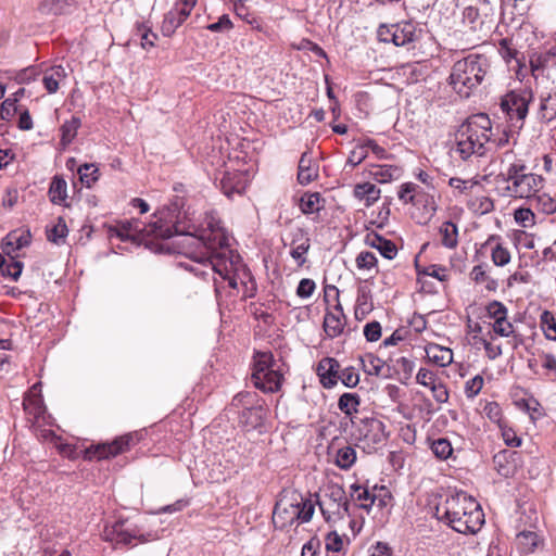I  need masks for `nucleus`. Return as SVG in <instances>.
I'll return each instance as SVG.
<instances>
[{
    "instance_id": "obj_1",
    "label": "nucleus",
    "mask_w": 556,
    "mask_h": 556,
    "mask_svg": "<svg viewBox=\"0 0 556 556\" xmlns=\"http://www.w3.org/2000/svg\"><path fill=\"white\" fill-rule=\"evenodd\" d=\"M211 268L217 277H214V287L217 301L222 298L226 288L236 290L238 279L243 282L248 278L254 285L251 274L242 264L240 255L232 248L235 239L211 213ZM255 286L247 296L254 295Z\"/></svg>"
},
{
    "instance_id": "obj_2",
    "label": "nucleus",
    "mask_w": 556,
    "mask_h": 556,
    "mask_svg": "<svg viewBox=\"0 0 556 556\" xmlns=\"http://www.w3.org/2000/svg\"><path fill=\"white\" fill-rule=\"evenodd\" d=\"M435 516L440 521L463 534H475L484 523V514L480 504L466 492L446 496L437 505Z\"/></svg>"
},
{
    "instance_id": "obj_3",
    "label": "nucleus",
    "mask_w": 556,
    "mask_h": 556,
    "mask_svg": "<svg viewBox=\"0 0 556 556\" xmlns=\"http://www.w3.org/2000/svg\"><path fill=\"white\" fill-rule=\"evenodd\" d=\"M179 204L177 202L159 212L157 220L144 226L138 219L119 222L110 228L111 236H116L122 241L141 243L147 236L169 239L174 236H182L185 231L179 227Z\"/></svg>"
},
{
    "instance_id": "obj_4",
    "label": "nucleus",
    "mask_w": 556,
    "mask_h": 556,
    "mask_svg": "<svg viewBox=\"0 0 556 556\" xmlns=\"http://www.w3.org/2000/svg\"><path fill=\"white\" fill-rule=\"evenodd\" d=\"M491 73V60L485 54L470 53L453 64L447 83L457 96L467 99Z\"/></svg>"
},
{
    "instance_id": "obj_5",
    "label": "nucleus",
    "mask_w": 556,
    "mask_h": 556,
    "mask_svg": "<svg viewBox=\"0 0 556 556\" xmlns=\"http://www.w3.org/2000/svg\"><path fill=\"white\" fill-rule=\"evenodd\" d=\"M266 417L264 400L254 391H241L225 407L219 420L226 419L235 429L237 422L247 429H256L262 426Z\"/></svg>"
},
{
    "instance_id": "obj_6",
    "label": "nucleus",
    "mask_w": 556,
    "mask_h": 556,
    "mask_svg": "<svg viewBox=\"0 0 556 556\" xmlns=\"http://www.w3.org/2000/svg\"><path fill=\"white\" fill-rule=\"evenodd\" d=\"M497 181L505 184L503 195L515 199H530L542 187L543 178L540 175L528 173L521 162L511 163L506 172L497 176Z\"/></svg>"
},
{
    "instance_id": "obj_7",
    "label": "nucleus",
    "mask_w": 556,
    "mask_h": 556,
    "mask_svg": "<svg viewBox=\"0 0 556 556\" xmlns=\"http://www.w3.org/2000/svg\"><path fill=\"white\" fill-rule=\"evenodd\" d=\"M251 380L264 393L278 392L283 382V374L271 352H256L253 357Z\"/></svg>"
},
{
    "instance_id": "obj_8",
    "label": "nucleus",
    "mask_w": 556,
    "mask_h": 556,
    "mask_svg": "<svg viewBox=\"0 0 556 556\" xmlns=\"http://www.w3.org/2000/svg\"><path fill=\"white\" fill-rule=\"evenodd\" d=\"M318 505L327 521L350 516L349 498L343 486L338 483H329L326 486L324 500L319 501Z\"/></svg>"
},
{
    "instance_id": "obj_9",
    "label": "nucleus",
    "mask_w": 556,
    "mask_h": 556,
    "mask_svg": "<svg viewBox=\"0 0 556 556\" xmlns=\"http://www.w3.org/2000/svg\"><path fill=\"white\" fill-rule=\"evenodd\" d=\"M420 29L412 21H402L395 24H381L377 30L379 41L404 47L418 40Z\"/></svg>"
},
{
    "instance_id": "obj_10",
    "label": "nucleus",
    "mask_w": 556,
    "mask_h": 556,
    "mask_svg": "<svg viewBox=\"0 0 556 556\" xmlns=\"http://www.w3.org/2000/svg\"><path fill=\"white\" fill-rule=\"evenodd\" d=\"M532 100L533 92L530 88L514 89L501 97L500 108L510 121L522 124L528 115L529 104Z\"/></svg>"
},
{
    "instance_id": "obj_11",
    "label": "nucleus",
    "mask_w": 556,
    "mask_h": 556,
    "mask_svg": "<svg viewBox=\"0 0 556 556\" xmlns=\"http://www.w3.org/2000/svg\"><path fill=\"white\" fill-rule=\"evenodd\" d=\"M356 439L365 452H376L387 442L386 425L378 418H364L357 427Z\"/></svg>"
},
{
    "instance_id": "obj_12",
    "label": "nucleus",
    "mask_w": 556,
    "mask_h": 556,
    "mask_svg": "<svg viewBox=\"0 0 556 556\" xmlns=\"http://www.w3.org/2000/svg\"><path fill=\"white\" fill-rule=\"evenodd\" d=\"M300 501V493L290 492L282 494L276 502L273 510V523L278 529H285L298 522L296 513Z\"/></svg>"
},
{
    "instance_id": "obj_13",
    "label": "nucleus",
    "mask_w": 556,
    "mask_h": 556,
    "mask_svg": "<svg viewBox=\"0 0 556 556\" xmlns=\"http://www.w3.org/2000/svg\"><path fill=\"white\" fill-rule=\"evenodd\" d=\"M135 444V435L127 433L114 439L112 442L91 445L86 450V458L88 459H106L115 457L130 448Z\"/></svg>"
},
{
    "instance_id": "obj_14",
    "label": "nucleus",
    "mask_w": 556,
    "mask_h": 556,
    "mask_svg": "<svg viewBox=\"0 0 556 556\" xmlns=\"http://www.w3.org/2000/svg\"><path fill=\"white\" fill-rule=\"evenodd\" d=\"M326 295L329 294V292H333L337 301H339V290L334 286H328L326 288ZM346 325V316L343 312L342 305L340 302H337L336 305H333L332 308L327 309L325 317H324V330L326 332V336L329 339H334L339 336H341L344 331Z\"/></svg>"
},
{
    "instance_id": "obj_15",
    "label": "nucleus",
    "mask_w": 556,
    "mask_h": 556,
    "mask_svg": "<svg viewBox=\"0 0 556 556\" xmlns=\"http://www.w3.org/2000/svg\"><path fill=\"white\" fill-rule=\"evenodd\" d=\"M457 137L465 139H491L492 123L484 113L469 116L457 129Z\"/></svg>"
},
{
    "instance_id": "obj_16",
    "label": "nucleus",
    "mask_w": 556,
    "mask_h": 556,
    "mask_svg": "<svg viewBox=\"0 0 556 556\" xmlns=\"http://www.w3.org/2000/svg\"><path fill=\"white\" fill-rule=\"evenodd\" d=\"M249 184V174L247 170L236 168L232 172L225 170L219 179L222 192L229 199L233 195H242Z\"/></svg>"
},
{
    "instance_id": "obj_17",
    "label": "nucleus",
    "mask_w": 556,
    "mask_h": 556,
    "mask_svg": "<svg viewBox=\"0 0 556 556\" xmlns=\"http://www.w3.org/2000/svg\"><path fill=\"white\" fill-rule=\"evenodd\" d=\"M486 315L493 319L492 329L495 334L507 338L514 333V326L507 319L508 309L500 301H492L485 306Z\"/></svg>"
},
{
    "instance_id": "obj_18",
    "label": "nucleus",
    "mask_w": 556,
    "mask_h": 556,
    "mask_svg": "<svg viewBox=\"0 0 556 556\" xmlns=\"http://www.w3.org/2000/svg\"><path fill=\"white\" fill-rule=\"evenodd\" d=\"M463 24L469 28L470 31L478 34L479 39L486 37L494 25V18L484 17L471 3L463 10Z\"/></svg>"
},
{
    "instance_id": "obj_19",
    "label": "nucleus",
    "mask_w": 556,
    "mask_h": 556,
    "mask_svg": "<svg viewBox=\"0 0 556 556\" xmlns=\"http://www.w3.org/2000/svg\"><path fill=\"white\" fill-rule=\"evenodd\" d=\"M103 538L105 541L123 545H130L137 539L142 542L146 541L143 535H140L136 529L127 527L124 520L106 526L103 531Z\"/></svg>"
},
{
    "instance_id": "obj_20",
    "label": "nucleus",
    "mask_w": 556,
    "mask_h": 556,
    "mask_svg": "<svg viewBox=\"0 0 556 556\" xmlns=\"http://www.w3.org/2000/svg\"><path fill=\"white\" fill-rule=\"evenodd\" d=\"M520 454L514 451H501L493 457L494 468L504 478L513 477L517 471V462Z\"/></svg>"
},
{
    "instance_id": "obj_21",
    "label": "nucleus",
    "mask_w": 556,
    "mask_h": 556,
    "mask_svg": "<svg viewBox=\"0 0 556 556\" xmlns=\"http://www.w3.org/2000/svg\"><path fill=\"white\" fill-rule=\"evenodd\" d=\"M340 364L336 358L324 357L317 366V375L321 384L327 388H333L339 380Z\"/></svg>"
},
{
    "instance_id": "obj_22",
    "label": "nucleus",
    "mask_w": 556,
    "mask_h": 556,
    "mask_svg": "<svg viewBox=\"0 0 556 556\" xmlns=\"http://www.w3.org/2000/svg\"><path fill=\"white\" fill-rule=\"evenodd\" d=\"M318 177V165L313 161V152L302 153L298 167V181L302 186L311 184Z\"/></svg>"
},
{
    "instance_id": "obj_23",
    "label": "nucleus",
    "mask_w": 556,
    "mask_h": 556,
    "mask_svg": "<svg viewBox=\"0 0 556 556\" xmlns=\"http://www.w3.org/2000/svg\"><path fill=\"white\" fill-rule=\"evenodd\" d=\"M365 243L379 251V253L388 258L393 260L397 254V248L394 242L383 238L377 232H369L365 237Z\"/></svg>"
},
{
    "instance_id": "obj_24",
    "label": "nucleus",
    "mask_w": 556,
    "mask_h": 556,
    "mask_svg": "<svg viewBox=\"0 0 556 556\" xmlns=\"http://www.w3.org/2000/svg\"><path fill=\"white\" fill-rule=\"evenodd\" d=\"M31 235L29 230H13L9 232L2 241V250L5 254L11 255L30 244Z\"/></svg>"
},
{
    "instance_id": "obj_25",
    "label": "nucleus",
    "mask_w": 556,
    "mask_h": 556,
    "mask_svg": "<svg viewBox=\"0 0 556 556\" xmlns=\"http://www.w3.org/2000/svg\"><path fill=\"white\" fill-rule=\"evenodd\" d=\"M369 174L379 184H388L397 180L403 175V168L397 165L382 164L371 165Z\"/></svg>"
},
{
    "instance_id": "obj_26",
    "label": "nucleus",
    "mask_w": 556,
    "mask_h": 556,
    "mask_svg": "<svg viewBox=\"0 0 556 556\" xmlns=\"http://www.w3.org/2000/svg\"><path fill=\"white\" fill-rule=\"evenodd\" d=\"M426 357L437 366L446 367L453 362V352L448 348L435 343H429L425 348Z\"/></svg>"
},
{
    "instance_id": "obj_27",
    "label": "nucleus",
    "mask_w": 556,
    "mask_h": 556,
    "mask_svg": "<svg viewBox=\"0 0 556 556\" xmlns=\"http://www.w3.org/2000/svg\"><path fill=\"white\" fill-rule=\"evenodd\" d=\"M42 84L49 93H55L67 76L62 65H53L42 72Z\"/></svg>"
},
{
    "instance_id": "obj_28",
    "label": "nucleus",
    "mask_w": 556,
    "mask_h": 556,
    "mask_svg": "<svg viewBox=\"0 0 556 556\" xmlns=\"http://www.w3.org/2000/svg\"><path fill=\"white\" fill-rule=\"evenodd\" d=\"M453 155H458L462 160L466 161L471 155L482 156L485 153V148L482 141H455L451 148Z\"/></svg>"
},
{
    "instance_id": "obj_29",
    "label": "nucleus",
    "mask_w": 556,
    "mask_h": 556,
    "mask_svg": "<svg viewBox=\"0 0 556 556\" xmlns=\"http://www.w3.org/2000/svg\"><path fill=\"white\" fill-rule=\"evenodd\" d=\"M381 190L371 182L356 184L353 189L355 199L364 202L366 207L374 205L380 199Z\"/></svg>"
},
{
    "instance_id": "obj_30",
    "label": "nucleus",
    "mask_w": 556,
    "mask_h": 556,
    "mask_svg": "<svg viewBox=\"0 0 556 556\" xmlns=\"http://www.w3.org/2000/svg\"><path fill=\"white\" fill-rule=\"evenodd\" d=\"M500 237L491 236L485 245H492L491 260L495 266L503 267L510 262V252L500 241Z\"/></svg>"
},
{
    "instance_id": "obj_31",
    "label": "nucleus",
    "mask_w": 556,
    "mask_h": 556,
    "mask_svg": "<svg viewBox=\"0 0 556 556\" xmlns=\"http://www.w3.org/2000/svg\"><path fill=\"white\" fill-rule=\"evenodd\" d=\"M538 116L543 122L556 118V90L541 96Z\"/></svg>"
},
{
    "instance_id": "obj_32",
    "label": "nucleus",
    "mask_w": 556,
    "mask_h": 556,
    "mask_svg": "<svg viewBox=\"0 0 556 556\" xmlns=\"http://www.w3.org/2000/svg\"><path fill=\"white\" fill-rule=\"evenodd\" d=\"M350 496L353 501L359 502V507L369 511L376 503V495L370 493L366 486L354 483L350 488Z\"/></svg>"
},
{
    "instance_id": "obj_33",
    "label": "nucleus",
    "mask_w": 556,
    "mask_h": 556,
    "mask_svg": "<svg viewBox=\"0 0 556 556\" xmlns=\"http://www.w3.org/2000/svg\"><path fill=\"white\" fill-rule=\"evenodd\" d=\"M325 200L318 192H305L300 201L299 207L303 214L318 213L324 208Z\"/></svg>"
},
{
    "instance_id": "obj_34",
    "label": "nucleus",
    "mask_w": 556,
    "mask_h": 556,
    "mask_svg": "<svg viewBox=\"0 0 556 556\" xmlns=\"http://www.w3.org/2000/svg\"><path fill=\"white\" fill-rule=\"evenodd\" d=\"M239 454L235 445L231 444L227 448H223L220 452H214V465H218L223 469H232L236 462L238 460Z\"/></svg>"
},
{
    "instance_id": "obj_35",
    "label": "nucleus",
    "mask_w": 556,
    "mask_h": 556,
    "mask_svg": "<svg viewBox=\"0 0 556 556\" xmlns=\"http://www.w3.org/2000/svg\"><path fill=\"white\" fill-rule=\"evenodd\" d=\"M356 459V451L351 445H344L336 451L334 464L342 470L352 468Z\"/></svg>"
},
{
    "instance_id": "obj_36",
    "label": "nucleus",
    "mask_w": 556,
    "mask_h": 556,
    "mask_svg": "<svg viewBox=\"0 0 556 556\" xmlns=\"http://www.w3.org/2000/svg\"><path fill=\"white\" fill-rule=\"evenodd\" d=\"M439 233L441 236V243L447 249H454L458 244V228L457 226L447 220L444 222L440 228Z\"/></svg>"
},
{
    "instance_id": "obj_37",
    "label": "nucleus",
    "mask_w": 556,
    "mask_h": 556,
    "mask_svg": "<svg viewBox=\"0 0 556 556\" xmlns=\"http://www.w3.org/2000/svg\"><path fill=\"white\" fill-rule=\"evenodd\" d=\"M135 36L140 38V45L143 49H150L155 46L157 35L152 31L148 22L137 23Z\"/></svg>"
},
{
    "instance_id": "obj_38",
    "label": "nucleus",
    "mask_w": 556,
    "mask_h": 556,
    "mask_svg": "<svg viewBox=\"0 0 556 556\" xmlns=\"http://www.w3.org/2000/svg\"><path fill=\"white\" fill-rule=\"evenodd\" d=\"M66 188H67V185L63 178L55 176L52 179L50 188H49V197L53 204L60 205L65 202L66 197H67Z\"/></svg>"
},
{
    "instance_id": "obj_39",
    "label": "nucleus",
    "mask_w": 556,
    "mask_h": 556,
    "mask_svg": "<svg viewBox=\"0 0 556 556\" xmlns=\"http://www.w3.org/2000/svg\"><path fill=\"white\" fill-rule=\"evenodd\" d=\"M361 399L356 393H343L338 401L339 409L346 416L357 413Z\"/></svg>"
},
{
    "instance_id": "obj_40",
    "label": "nucleus",
    "mask_w": 556,
    "mask_h": 556,
    "mask_svg": "<svg viewBox=\"0 0 556 556\" xmlns=\"http://www.w3.org/2000/svg\"><path fill=\"white\" fill-rule=\"evenodd\" d=\"M361 362L363 364L364 371L370 376H380L381 370L384 367V361L372 353L365 354L361 358Z\"/></svg>"
},
{
    "instance_id": "obj_41",
    "label": "nucleus",
    "mask_w": 556,
    "mask_h": 556,
    "mask_svg": "<svg viewBox=\"0 0 556 556\" xmlns=\"http://www.w3.org/2000/svg\"><path fill=\"white\" fill-rule=\"evenodd\" d=\"M68 232L66 223L63 217L58 218V223L53 225L52 227L47 228V239L50 242H53L55 244H61L64 242V239L66 238Z\"/></svg>"
},
{
    "instance_id": "obj_42",
    "label": "nucleus",
    "mask_w": 556,
    "mask_h": 556,
    "mask_svg": "<svg viewBox=\"0 0 556 556\" xmlns=\"http://www.w3.org/2000/svg\"><path fill=\"white\" fill-rule=\"evenodd\" d=\"M532 204H535V207L544 214H554L556 212V200L553 199L549 194H534L529 199Z\"/></svg>"
},
{
    "instance_id": "obj_43",
    "label": "nucleus",
    "mask_w": 556,
    "mask_h": 556,
    "mask_svg": "<svg viewBox=\"0 0 556 556\" xmlns=\"http://www.w3.org/2000/svg\"><path fill=\"white\" fill-rule=\"evenodd\" d=\"M23 407L27 414L34 415L35 418H38L45 412L42 399L37 394H27L23 400Z\"/></svg>"
},
{
    "instance_id": "obj_44",
    "label": "nucleus",
    "mask_w": 556,
    "mask_h": 556,
    "mask_svg": "<svg viewBox=\"0 0 556 556\" xmlns=\"http://www.w3.org/2000/svg\"><path fill=\"white\" fill-rule=\"evenodd\" d=\"M415 201L413 202L414 206H422L425 213L431 217L437 211V204L433 195L424 191L420 187L419 192L416 193Z\"/></svg>"
},
{
    "instance_id": "obj_45",
    "label": "nucleus",
    "mask_w": 556,
    "mask_h": 556,
    "mask_svg": "<svg viewBox=\"0 0 556 556\" xmlns=\"http://www.w3.org/2000/svg\"><path fill=\"white\" fill-rule=\"evenodd\" d=\"M518 545L523 553H533L539 545V535L531 531H522L517 535Z\"/></svg>"
},
{
    "instance_id": "obj_46",
    "label": "nucleus",
    "mask_w": 556,
    "mask_h": 556,
    "mask_svg": "<svg viewBox=\"0 0 556 556\" xmlns=\"http://www.w3.org/2000/svg\"><path fill=\"white\" fill-rule=\"evenodd\" d=\"M541 328L548 340L556 341V319L549 311H543L540 316Z\"/></svg>"
},
{
    "instance_id": "obj_47",
    "label": "nucleus",
    "mask_w": 556,
    "mask_h": 556,
    "mask_svg": "<svg viewBox=\"0 0 556 556\" xmlns=\"http://www.w3.org/2000/svg\"><path fill=\"white\" fill-rule=\"evenodd\" d=\"M430 448L439 459H447L453 454L451 442L445 438L433 440Z\"/></svg>"
},
{
    "instance_id": "obj_48",
    "label": "nucleus",
    "mask_w": 556,
    "mask_h": 556,
    "mask_svg": "<svg viewBox=\"0 0 556 556\" xmlns=\"http://www.w3.org/2000/svg\"><path fill=\"white\" fill-rule=\"evenodd\" d=\"M184 20L178 16V13L173 9L165 14L162 23V33L164 36H170L182 24Z\"/></svg>"
},
{
    "instance_id": "obj_49",
    "label": "nucleus",
    "mask_w": 556,
    "mask_h": 556,
    "mask_svg": "<svg viewBox=\"0 0 556 556\" xmlns=\"http://www.w3.org/2000/svg\"><path fill=\"white\" fill-rule=\"evenodd\" d=\"M314 511H315V506H314V503L312 502V500L304 498L300 494V501H299V505H298V509H296V513L299 515L298 523L308 522L312 519Z\"/></svg>"
},
{
    "instance_id": "obj_50",
    "label": "nucleus",
    "mask_w": 556,
    "mask_h": 556,
    "mask_svg": "<svg viewBox=\"0 0 556 556\" xmlns=\"http://www.w3.org/2000/svg\"><path fill=\"white\" fill-rule=\"evenodd\" d=\"M419 188L420 187L414 182L402 184L397 191L399 200L403 204L413 205L414 199L417 197L416 193L419 192Z\"/></svg>"
},
{
    "instance_id": "obj_51",
    "label": "nucleus",
    "mask_w": 556,
    "mask_h": 556,
    "mask_svg": "<svg viewBox=\"0 0 556 556\" xmlns=\"http://www.w3.org/2000/svg\"><path fill=\"white\" fill-rule=\"evenodd\" d=\"M207 261V256H200L192 258L190 263H181L180 265L184 266L187 270L193 273L195 276L200 277L201 279H205Z\"/></svg>"
},
{
    "instance_id": "obj_52",
    "label": "nucleus",
    "mask_w": 556,
    "mask_h": 556,
    "mask_svg": "<svg viewBox=\"0 0 556 556\" xmlns=\"http://www.w3.org/2000/svg\"><path fill=\"white\" fill-rule=\"evenodd\" d=\"M40 73L41 71L38 68V66L30 65L20 71H15L12 77L17 84L23 85L35 80Z\"/></svg>"
},
{
    "instance_id": "obj_53",
    "label": "nucleus",
    "mask_w": 556,
    "mask_h": 556,
    "mask_svg": "<svg viewBox=\"0 0 556 556\" xmlns=\"http://www.w3.org/2000/svg\"><path fill=\"white\" fill-rule=\"evenodd\" d=\"M80 181L88 188L98 180V168L93 164H84L78 168Z\"/></svg>"
},
{
    "instance_id": "obj_54",
    "label": "nucleus",
    "mask_w": 556,
    "mask_h": 556,
    "mask_svg": "<svg viewBox=\"0 0 556 556\" xmlns=\"http://www.w3.org/2000/svg\"><path fill=\"white\" fill-rule=\"evenodd\" d=\"M448 185L458 193L467 194L472 190L473 187L479 185V181L473 178L464 180L458 177H452L448 180Z\"/></svg>"
},
{
    "instance_id": "obj_55",
    "label": "nucleus",
    "mask_w": 556,
    "mask_h": 556,
    "mask_svg": "<svg viewBox=\"0 0 556 556\" xmlns=\"http://www.w3.org/2000/svg\"><path fill=\"white\" fill-rule=\"evenodd\" d=\"M368 151L369 144H367L366 141H363L350 152L348 162L353 166L361 164L367 157Z\"/></svg>"
},
{
    "instance_id": "obj_56",
    "label": "nucleus",
    "mask_w": 556,
    "mask_h": 556,
    "mask_svg": "<svg viewBox=\"0 0 556 556\" xmlns=\"http://www.w3.org/2000/svg\"><path fill=\"white\" fill-rule=\"evenodd\" d=\"M80 118L72 116L70 121H66L61 126V139H74L77 135V130L80 127Z\"/></svg>"
},
{
    "instance_id": "obj_57",
    "label": "nucleus",
    "mask_w": 556,
    "mask_h": 556,
    "mask_svg": "<svg viewBox=\"0 0 556 556\" xmlns=\"http://www.w3.org/2000/svg\"><path fill=\"white\" fill-rule=\"evenodd\" d=\"M235 13L239 18L250 24L253 28L258 29L261 27L258 18L249 12L244 7V3H235Z\"/></svg>"
},
{
    "instance_id": "obj_58",
    "label": "nucleus",
    "mask_w": 556,
    "mask_h": 556,
    "mask_svg": "<svg viewBox=\"0 0 556 556\" xmlns=\"http://www.w3.org/2000/svg\"><path fill=\"white\" fill-rule=\"evenodd\" d=\"M339 379L348 388H354L359 382V375L357 370L350 366L340 371Z\"/></svg>"
},
{
    "instance_id": "obj_59",
    "label": "nucleus",
    "mask_w": 556,
    "mask_h": 556,
    "mask_svg": "<svg viewBox=\"0 0 556 556\" xmlns=\"http://www.w3.org/2000/svg\"><path fill=\"white\" fill-rule=\"evenodd\" d=\"M327 552L339 553L343 549V538L336 531L329 532L325 538Z\"/></svg>"
},
{
    "instance_id": "obj_60",
    "label": "nucleus",
    "mask_w": 556,
    "mask_h": 556,
    "mask_svg": "<svg viewBox=\"0 0 556 556\" xmlns=\"http://www.w3.org/2000/svg\"><path fill=\"white\" fill-rule=\"evenodd\" d=\"M484 383V379L481 375H477L473 378L469 379L465 383V394L469 399H473L479 394Z\"/></svg>"
},
{
    "instance_id": "obj_61",
    "label": "nucleus",
    "mask_w": 556,
    "mask_h": 556,
    "mask_svg": "<svg viewBox=\"0 0 556 556\" xmlns=\"http://www.w3.org/2000/svg\"><path fill=\"white\" fill-rule=\"evenodd\" d=\"M497 0H471L484 17L494 18Z\"/></svg>"
},
{
    "instance_id": "obj_62",
    "label": "nucleus",
    "mask_w": 556,
    "mask_h": 556,
    "mask_svg": "<svg viewBox=\"0 0 556 556\" xmlns=\"http://www.w3.org/2000/svg\"><path fill=\"white\" fill-rule=\"evenodd\" d=\"M500 428L503 440L508 446L517 447L521 445V438L517 435L514 429L507 427L504 422L500 424Z\"/></svg>"
},
{
    "instance_id": "obj_63",
    "label": "nucleus",
    "mask_w": 556,
    "mask_h": 556,
    "mask_svg": "<svg viewBox=\"0 0 556 556\" xmlns=\"http://www.w3.org/2000/svg\"><path fill=\"white\" fill-rule=\"evenodd\" d=\"M416 381L430 389L439 379L433 371L427 368H420L416 375Z\"/></svg>"
},
{
    "instance_id": "obj_64",
    "label": "nucleus",
    "mask_w": 556,
    "mask_h": 556,
    "mask_svg": "<svg viewBox=\"0 0 556 556\" xmlns=\"http://www.w3.org/2000/svg\"><path fill=\"white\" fill-rule=\"evenodd\" d=\"M515 220L523 227L534 225V214L530 208H518L515 211Z\"/></svg>"
}]
</instances>
